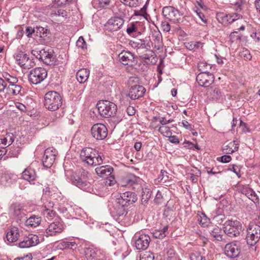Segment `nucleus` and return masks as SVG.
Returning a JSON list of instances; mask_svg holds the SVG:
<instances>
[{
    "label": "nucleus",
    "instance_id": "1",
    "mask_svg": "<svg viewBox=\"0 0 260 260\" xmlns=\"http://www.w3.org/2000/svg\"><path fill=\"white\" fill-rule=\"evenodd\" d=\"M82 161L89 166H97L103 163L102 156L96 150L90 147L84 148L80 153Z\"/></svg>",
    "mask_w": 260,
    "mask_h": 260
},
{
    "label": "nucleus",
    "instance_id": "55",
    "mask_svg": "<svg viewBox=\"0 0 260 260\" xmlns=\"http://www.w3.org/2000/svg\"><path fill=\"white\" fill-rule=\"evenodd\" d=\"M35 32H36V28H35L31 26H27L26 28L25 33H26V36L28 38L32 37V35Z\"/></svg>",
    "mask_w": 260,
    "mask_h": 260
},
{
    "label": "nucleus",
    "instance_id": "24",
    "mask_svg": "<svg viewBox=\"0 0 260 260\" xmlns=\"http://www.w3.org/2000/svg\"><path fill=\"white\" fill-rule=\"evenodd\" d=\"M114 169L109 165L102 166L95 169L96 174L100 177H108L112 175Z\"/></svg>",
    "mask_w": 260,
    "mask_h": 260
},
{
    "label": "nucleus",
    "instance_id": "10",
    "mask_svg": "<svg viewBox=\"0 0 260 260\" xmlns=\"http://www.w3.org/2000/svg\"><path fill=\"white\" fill-rule=\"evenodd\" d=\"M92 137L98 141L104 140L108 135V129L102 123H98L93 124L90 129Z\"/></svg>",
    "mask_w": 260,
    "mask_h": 260
},
{
    "label": "nucleus",
    "instance_id": "57",
    "mask_svg": "<svg viewBox=\"0 0 260 260\" xmlns=\"http://www.w3.org/2000/svg\"><path fill=\"white\" fill-rule=\"evenodd\" d=\"M163 196L161 192L160 191H157L156 194L155 196V198L154 199V201L156 204L161 203L162 201Z\"/></svg>",
    "mask_w": 260,
    "mask_h": 260
},
{
    "label": "nucleus",
    "instance_id": "64",
    "mask_svg": "<svg viewBox=\"0 0 260 260\" xmlns=\"http://www.w3.org/2000/svg\"><path fill=\"white\" fill-rule=\"evenodd\" d=\"M31 253H29L24 256L15 258L14 260H32Z\"/></svg>",
    "mask_w": 260,
    "mask_h": 260
},
{
    "label": "nucleus",
    "instance_id": "54",
    "mask_svg": "<svg viewBox=\"0 0 260 260\" xmlns=\"http://www.w3.org/2000/svg\"><path fill=\"white\" fill-rule=\"evenodd\" d=\"M194 12L197 13V15L201 19V20L205 23H207V20L205 18V15L196 6V9L194 10Z\"/></svg>",
    "mask_w": 260,
    "mask_h": 260
},
{
    "label": "nucleus",
    "instance_id": "49",
    "mask_svg": "<svg viewBox=\"0 0 260 260\" xmlns=\"http://www.w3.org/2000/svg\"><path fill=\"white\" fill-rule=\"evenodd\" d=\"M76 45L78 48L82 49L86 48V43L83 37L81 36L79 38L76 42Z\"/></svg>",
    "mask_w": 260,
    "mask_h": 260
},
{
    "label": "nucleus",
    "instance_id": "56",
    "mask_svg": "<svg viewBox=\"0 0 260 260\" xmlns=\"http://www.w3.org/2000/svg\"><path fill=\"white\" fill-rule=\"evenodd\" d=\"M217 160L223 163H227L229 162L232 160V157L230 155H224L217 158Z\"/></svg>",
    "mask_w": 260,
    "mask_h": 260
},
{
    "label": "nucleus",
    "instance_id": "41",
    "mask_svg": "<svg viewBox=\"0 0 260 260\" xmlns=\"http://www.w3.org/2000/svg\"><path fill=\"white\" fill-rule=\"evenodd\" d=\"M158 132L164 136L168 137L172 135L170 127L168 126H160L158 128Z\"/></svg>",
    "mask_w": 260,
    "mask_h": 260
},
{
    "label": "nucleus",
    "instance_id": "9",
    "mask_svg": "<svg viewBox=\"0 0 260 260\" xmlns=\"http://www.w3.org/2000/svg\"><path fill=\"white\" fill-rule=\"evenodd\" d=\"M260 238V226L254 223L249 224L246 236L247 243L251 246L255 245Z\"/></svg>",
    "mask_w": 260,
    "mask_h": 260
},
{
    "label": "nucleus",
    "instance_id": "6",
    "mask_svg": "<svg viewBox=\"0 0 260 260\" xmlns=\"http://www.w3.org/2000/svg\"><path fill=\"white\" fill-rule=\"evenodd\" d=\"M223 231L230 237L238 236L242 231V224L237 220H226L223 224Z\"/></svg>",
    "mask_w": 260,
    "mask_h": 260
},
{
    "label": "nucleus",
    "instance_id": "11",
    "mask_svg": "<svg viewBox=\"0 0 260 260\" xmlns=\"http://www.w3.org/2000/svg\"><path fill=\"white\" fill-rule=\"evenodd\" d=\"M163 16L174 22H180L181 15L179 10L174 7L167 6L162 9Z\"/></svg>",
    "mask_w": 260,
    "mask_h": 260
},
{
    "label": "nucleus",
    "instance_id": "43",
    "mask_svg": "<svg viewBox=\"0 0 260 260\" xmlns=\"http://www.w3.org/2000/svg\"><path fill=\"white\" fill-rule=\"evenodd\" d=\"M99 8H106L111 3V0H94Z\"/></svg>",
    "mask_w": 260,
    "mask_h": 260
},
{
    "label": "nucleus",
    "instance_id": "50",
    "mask_svg": "<svg viewBox=\"0 0 260 260\" xmlns=\"http://www.w3.org/2000/svg\"><path fill=\"white\" fill-rule=\"evenodd\" d=\"M190 260H206L201 253L199 252L192 253L190 255Z\"/></svg>",
    "mask_w": 260,
    "mask_h": 260
},
{
    "label": "nucleus",
    "instance_id": "46",
    "mask_svg": "<svg viewBox=\"0 0 260 260\" xmlns=\"http://www.w3.org/2000/svg\"><path fill=\"white\" fill-rule=\"evenodd\" d=\"M103 182L107 188H108L109 186H112L114 185L116 183L114 175H112L108 177V178L105 179Z\"/></svg>",
    "mask_w": 260,
    "mask_h": 260
},
{
    "label": "nucleus",
    "instance_id": "51",
    "mask_svg": "<svg viewBox=\"0 0 260 260\" xmlns=\"http://www.w3.org/2000/svg\"><path fill=\"white\" fill-rule=\"evenodd\" d=\"M202 215L203 216L201 217V220L200 221V224L203 227L207 226L210 223V220L205 214H202Z\"/></svg>",
    "mask_w": 260,
    "mask_h": 260
},
{
    "label": "nucleus",
    "instance_id": "29",
    "mask_svg": "<svg viewBox=\"0 0 260 260\" xmlns=\"http://www.w3.org/2000/svg\"><path fill=\"white\" fill-rule=\"evenodd\" d=\"M22 177L23 179L30 182L36 179L37 175L34 169L31 168H27L22 172Z\"/></svg>",
    "mask_w": 260,
    "mask_h": 260
},
{
    "label": "nucleus",
    "instance_id": "19",
    "mask_svg": "<svg viewBox=\"0 0 260 260\" xmlns=\"http://www.w3.org/2000/svg\"><path fill=\"white\" fill-rule=\"evenodd\" d=\"M119 60L124 66H133L136 63L134 55L129 51H122L118 55Z\"/></svg>",
    "mask_w": 260,
    "mask_h": 260
},
{
    "label": "nucleus",
    "instance_id": "2",
    "mask_svg": "<svg viewBox=\"0 0 260 260\" xmlns=\"http://www.w3.org/2000/svg\"><path fill=\"white\" fill-rule=\"evenodd\" d=\"M235 7L236 13L228 14L223 12H217L216 14V18L218 22L224 26H228L236 20L242 19V15L239 13L242 9L241 3H236Z\"/></svg>",
    "mask_w": 260,
    "mask_h": 260
},
{
    "label": "nucleus",
    "instance_id": "53",
    "mask_svg": "<svg viewBox=\"0 0 260 260\" xmlns=\"http://www.w3.org/2000/svg\"><path fill=\"white\" fill-rule=\"evenodd\" d=\"M210 89V94L211 95H213V98L215 99H217L221 93L219 90L216 87L213 86L211 87Z\"/></svg>",
    "mask_w": 260,
    "mask_h": 260
},
{
    "label": "nucleus",
    "instance_id": "39",
    "mask_svg": "<svg viewBox=\"0 0 260 260\" xmlns=\"http://www.w3.org/2000/svg\"><path fill=\"white\" fill-rule=\"evenodd\" d=\"M36 33L40 38H45L48 33V29L42 26H36Z\"/></svg>",
    "mask_w": 260,
    "mask_h": 260
},
{
    "label": "nucleus",
    "instance_id": "44",
    "mask_svg": "<svg viewBox=\"0 0 260 260\" xmlns=\"http://www.w3.org/2000/svg\"><path fill=\"white\" fill-rule=\"evenodd\" d=\"M125 5L130 7H137L139 6L141 3V0H120Z\"/></svg>",
    "mask_w": 260,
    "mask_h": 260
},
{
    "label": "nucleus",
    "instance_id": "42",
    "mask_svg": "<svg viewBox=\"0 0 260 260\" xmlns=\"http://www.w3.org/2000/svg\"><path fill=\"white\" fill-rule=\"evenodd\" d=\"M95 188L96 189L99 190L100 194H104L105 192H107L109 191L108 188H107L105 185L104 184L103 181L101 182H98L95 185Z\"/></svg>",
    "mask_w": 260,
    "mask_h": 260
},
{
    "label": "nucleus",
    "instance_id": "61",
    "mask_svg": "<svg viewBox=\"0 0 260 260\" xmlns=\"http://www.w3.org/2000/svg\"><path fill=\"white\" fill-rule=\"evenodd\" d=\"M5 81L8 85H11V84L17 83L18 80L17 78L12 76L11 78H9L6 81Z\"/></svg>",
    "mask_w": 260,
    "mask_h": 260
},
{
    "label": "nucleus",
    "instance_id": "5",
    "mask_svg": "<svg viewBox=\"0 0 260 260\" xmlns=\"http://www.w3.org/2000/svg\"><path fill=\"white\" fill-rule=\"evenodd\" d=\"M96 106L100 114L105 118L114 116L117 110L114 103L107 100L99 101Z\"/></svg>",
    "mask_w": 260,
    "mask_h": 260
},
{
    "label": "nucleus",
    "instance_id": "22",
    "mask_svg": "<svg viewBox=\"0 0 260 260\" xmlns=\"http://www.w3.org/2000/svg\"><path fill=\"white\" fill-rule=\"evenodd\" d=\"M146 92L145 88L142 85H135L131 87L128 96L132 100H136L143 96Z\"/></svg>",
    "mask_w": 260,
    "mask_h": 260
},
{
    "label": "nucleus",
    "instance_id": "45",
    "mask_svg": "<svg viewBox=\"0 0 260 260\" xmlns=\"http://www.w3.org/2000/svg\"><path fill=\"white\" fill-rule=\"evenodd\" d=\"M198 67L199 70L201 72V73H209L208 69H211V66L210 64L204 62H201L198 63Z\"/></svg>",
    "mask_w": 260,
    "mask_h": 260
},
{
    "label": "nucleus",
    "instance_id": "8",
    "mask_svg": "<svg viewBox=\"0 0 260 260\" xmlns=\"http://www.w3.org/2000/svg\"><path fill=\"white\" fill-rule=\"evenodd\" d=\"M14 56L17 63L23 69H29L36 64L34 58L22 51H17Z\"/></svg>",
    "mask_w": 260,
    "mask_h": 260
},
{
    "label": "nucleus",
    "instance_id": "4",
    "mask_svg": "<svg viewBox=\"0 0 260 260\" xmlns=\"http://www.w3.org/2000/svg\"><path fill=\"white\" fill-rule=\"evenodd\" d=\"M62 99L61 95L55 91L47 92L44 96V106L49 111H55L62 105Z\"/></svg>",
    "mask_w": 260,
    "mask_h": 260
},
{
    "label": "nucleus",
    "instance_id": "36",
    "mask_svg": "<svg viewBox=\"0 0 260 260\" xmlns=\"http://www.w3.org/2000/svg\"><path fill=\"white\" fill-rule=\"evenodd\" d=\"M21 90V86L17 83L8 85L7 84L6 93L8 94L17 95Z\"/></svg>",
    "mask_w": 260,
    "mask_h": 260
},
{
    "label": "nucleus",
    "instance_id": "58",
    "mask_svg": "<svg viewBox=\"0 0 260 260\" xmlns=\"http://www.w3.org/2000/svg\"><path fill=\"white\" fill-rule=\"evenodd\" d=\"M161 28L164 31L169 32L170 30L171 26L170 24L167 21H164L161 23Z\"/></svg>",
    "mask_w": 260,
    "mask_h": 260
},
{
    "label": "nucleus",
    "instance_id": "30",
    "mask_svg": "<svg viewBox=\"0 0 260 260\" xmlns=\"http://www.w3.org/2000/svg\"><path fill=\"white\" fill-rule=\"evenodd\" d=\"M100 254V251L96 249L89 247L85 250V255L87 260L96 259Z\"/></svg>",
    "mask_w": 260,
    "mask_h": 260
},
{
    "label": "nucleus",
    "instance_id": "60",
    "mask_svg": "<svg viewBox=\"0 0 260 260\" xmlns=\"http://www.w3.org/2000/svg\"><path fill=\"white\" fill-rule=\"evenodd\" d=\"M43 52V49L41 50H33L31 51V54L36 56V57L39 59H41L42 58V52Z\"/></svg>",
    "mask_w": 260,
    "mask_h": 260
},
{
    "label": "nucleus",
    "instance_id": "31",
    "mask_svg": "<svg viewBox=\"0 0 260 260\" xmlns=\"http://www.w3.org/2000/svg\"><path fill=\"white\" fill-rule=\"evenodd\" d=\"M89 75V71L86 69H81L76 73V78L80 83H83L88 78Z\"/></svg>",
    "mask_w": 260,
    "mask_h": 260
},
{
    "label": "nucleus",
    "instance_id": "23",
    "mask_svg": "<svg viewBox=\"0 0 260 260\" xmlns=\"http://www.w3.org/2000/svg\"><path fill=\"white\" fill-rule=\"evenodd\" d=\"M142 24L140 22H135L129 23L126 28V32L131 36H136L137 34H142Z\"/></svg>",
    "mask_w": 260,
    "mask_h": 260
},
{
    "label": "nucleus",
    "instance_id": "7",
    "mask_svg": "<svg viewBox=\"0 0 260 260\" xmlns=\"http://www.w3.org/2000/svg\"><path fill=\"white\" fill-rule=\"evenodd\" d=\"M47 71L44 68L37 67L30 71L28 79L30 84L37 85L47 77Z\"/></svg>",
    "mask_w": 260,
    "mask_h": 260
},
{
    "label": "nucleus",
    "instance_id": "14",
    "mask_svg": "<svg viewBox=\"0 0 260 260\" xmlns=\"http://www.w3.org/2000/svg\"><path fill=\"white\" fill-rule=\"evenodd\" d=\"M57 151L53 148H49L45 150L42 159L43 166L47 168H50L53 164Z\"/></svg>",
    "mask_w": 260,
    "mask_h": 260
},
{
    "label": "nucleus",
    "instance_id": "25",
    "mask_svg": "<svg viewBox=\"0 0 260 260\" xmlns=\"http://www.w3.org/2000/svg\"><path fill=\"white\" fill-rule=\"evenodd\" d=\"M20 233L18 228L13 226L8 229L6 235L7 240L11 243L16 242L19 238Z\"/></svg>",
    "mask_w": 260,
    "mask_h": 260
},
{
    "label": "nucleus",
    "instance_id": "28",
    "mask_svg": "<svg viewBox=\"0 0 260 260\" xmlns=\"http://www.w3.org/2000/svg\"><path fill=\"white\" fill-rule=\"evenodd\" d=\"M150 41L152 44L154 45V48L158 49L162 44V36L160 32L157 31L152 32Z\"/></svg>",
    "mask_w": 260,
    "mask_h": 260
},
{
    "label": "nucleus",
    "instance_id": "17",
    "mask_svg": "<svg viewBox=\"0 0 260 260\" xmlns=\"http://www.w3.org/2000/svg\"><path fill=\"white\" fill-rule=\"evenodd\" d=\"M64 229L63 224L59 221L53 222L49 224L45 230L47 237L55 236L62 232Z\"/></svg>",
    "mask_w": 260,
    "mask_h": 260
},
{
    "label": "nucleus",
    "instance_id": "20",
    "mask_svg": "<svg viewBox=\"0 0 260 260\" xmlns=\"http://www.w3.org/2000/svg\"><path fill=\"white\" fill-rule=\"evenodd\" d=\"M42 60L45 64L47 65L53 64L56 61V58L54 52L52 48H45L43 49V52L41 53Z\"/></svg>",
    "mask_w": 260,
    "mask_h": 260
},
{
    "label": "nucleus",
    "instance_id": "40",
    "mask_svg": "<svg viewBox=\"0 0 260 260\" xmlns=\"http://www.w3.org/2000/svg\"><path fill=\"white\" fill-rule=\"evenodd\" d=\"M151 192L149 189H143L141 201L143 204H146L151 197Z\"/></svg>",
    "mask_w": 260,
    "mask_h": 260
},
{
    "label": "nucleus",
    "instance_id": "13",
    "mask_svg": "<svg viewBox=\"0 0 260 260\" xmlns=\"http://www.w3.org/2000/svg\"><path fill=\"white\" fill-rule=\"evenodd\" d=\"M39 242V238L37 235L29 234L16 245L20 248H27L36 246Z\"/></svg>",
    "mask_w": 260,
    "mask_h": 260
},
{
    "label": "nucleus",
    "instance_id": "26",
    "mask_svg": "<svg viewBox=\"0 0 260 260\" xmlns=\"http://www.w3.org/2000/svg\"><path fill=\"white\" fill-rule=\"evenodd\" d=\"M126 206H127L121 204V203H119L118 201H117L116 204L114 206L113 213L119 218L121 217L122 218L125 216L127 213L125 208Z\"/></svg>",
    "mask_w": 260,
    "mask_h": 260
},
{
    "label": "nucleus",
    "instance_id": "21",
    "mask_svg": "<svg viewBox=\"0 0 260 260\" xmlns=\"http://www.w3.org/2000/svg\"><path fill=\"white\" fill-rule=\"evenodd\" d=\"M135 247L138 250H146L149 246L150 242V237L146 234H142L138 238L135 236Z\"/></svg>",
    "mask_w": 260,
    "mask_h": 260
},
{
    "label": "nucleus",
    "instance_id": "62",
    "mask_svg": "<svg viewBox=\"0 0 260 260\" xmlns=\"http://www.w3.org/2000/svg\"><path fill=\"white\" fill-rule=\"evenodd\" d=\"M168 172L165 170H161L160 171V174L158 177V179L159 181H161L164 178H166L167 179L169 178V176L168 175Z\"/></svg>",
    "mask_w": 260,
    "mask_h": 260
},
{
    "label": "nucleus",
    "instance_id": "59",
    "mask_svg": "<svg viewBox=\"0 0 260 260\" xmlns=\"http://www.w3.org/2000/svg\"><path fill=\"white\" fill-rule=\"evenodd\" d=\"M7 84L3 79L0 78V93L4 92L5 91H6Z\"/></svg>",
    "mask_w": 260,
    "mask_h": 260
},
{
    "label": "nucleus",
    "instance_id": "15",
    "mask_svg": "<svg viewBox=\"0 0 260 260\" xmlns=\"http://www.w3.org/2000/svg\"><path fill=\"white\" fill-rule=\"evenodd\" d=\"M196 80L201 86L208 87L214 82V76L210 73H200L197 75Z\"/></svg>",
    "mask_w": 260,
    "mask_h": 260
},
{
    "label": "nucleus",
    "instance_id": "18",
    "mask_svg": "<svg viewBox=\"0 0 260 260\" xmlns=\"http://www.w3.org/2000/svg\"><path fill=\"white\" fill-rule=\"evenodd\" d=\"M137 200V194L132 191H126L120 194V197L117 199L119 203L127 206L135 203Z\"/></svg>",
    "mask_w": 260,
    "mask_h": 260
},
{
    "label": "nucleus",
    "instance_id": "63",
    "mask_svg": "<svg viewBox=\"0 0 260 260\" xmlns=\"http://www.w3.org/2000/svg\"><path fill=\"white\" fill-rule=\"evenodd\" d=\"M44 212L45 214H47L51 217H54L56 214L55 211L53 210H50L46 208L44 210Z\"/></svg>",
    "mask_w": 260,
    "mask_h": 260
},
{
    "label": "nucleus",
    "instance_id": "34",
    "mask_svg": "<svg viewBox=\"0 0 260 260\" xmlns=\"http://www.w3.org/2000/svg\"><path fill=\"white\" fill-rule=\"evenodd\" d=\"M140 181V178L135 176H131L126 179V185L133 187L134 189H139L141 187L139 183Z\"/></svg>",
    "mask_w": 260,
    "mask_h": 260
},
{
    "label": "nucleus",
    "instance_id": "12",
    "mask_svg": "<svg viewBox=\"0 0 260 260\" xmlns=\"http://www.w3.org/2000/svg\"><path fill=\"white\" fill-rule=\"evenodd\" d=\"M241 252V246L239 241H234L226 244L224 248V254L228 257H237Z\"/></svg>",
    "mask_w": 260,
    "mask_h": 260
},
{
    "label": "nucleus",
    "instance_id": "16",
    "mask_svg": "<svg viewBox=\"0 0 260 260\" xmlns=\"http://www.w3.org/2000/svg\"><path fill=\"white\" fill-rule=\"evenodd\" d=\"M124 20L120 17H112L108 20L105 24V29L110 31L119 30L124 24Z\"/></svg>",
    "mask_w": 260,
    "mask_h": 260
},
{
    "label": "nucleus",
    "instance_id": "27",
    "mask_svg": "<svg viewBox=\"0 0 260 260\" xmlns=\"http://www.w3.org/2000/svg\"><path fill=\"white\" fill-rule=\"evenodd\" d=\"M11 213L18 218H21L25 215V213L22 207L19 203H14L10 207Z\"/></svg>",
    "mask_w": 260,
    "mask_h": 260
},
{
    "label": "nucleus",
    "instance_id": "38",
    "mask_svg": "<svg viewBox=\"0 0 260 260\" xmlns=\"http://www.w3.org/2000/svg\"><path fill=\"white\" fill-rule=\"evenodd\" d=\"M211 235L217 241L222 240V231L220 228L216 226L210 231Z\"/></svg>",
    "mask_w": 260,
    "mask_h": 260
},
{
    "label": "nucleus",
    "instance_id": "52",
    "mask_svg": "<svg viewBox=\"0 0 260 260\" xmlns=\"http://www.w3.org/2000/svg\"><path fill=\"white\" fill-rule=\"evenodd\" d=\"M140 260H154V254L150 252H146L141 257Z\"/></svg>",
    "mask_w": 260,
    "mask_h": 260
},
{
    "label": "nucleus",
    "instance_id": "33",
    "mask_svg": "<svg viewBox=\"0 0 260 260\" xmlns=\"http://www.w3.org/2000/svg\"><path fill=\"white\" fill-rule=\"evenodd\" d=\"M41 222V218L39 216L32 215L26 219L25 225L31 228L38 226Z\"/></svg>",
    "mask_w": 260,
    "mask_h": 260
},
{
    "label": "nucleus",
    "instance_id": "47",
    "mask_svg": "<svg viewBox=\"0 0 260 260\" xmlns=\"http://www.w3.org/2000/svg\"><path fill=\"white\" fill-rule=\"evenodd\" d=\"M240 55L245 60H250L252 58L249 51L245 48H243L242 51L240 52Z\"/></svg>",
    "mask_w": 260,
    "mask_h": 260
},
{
    "label": "nucleus",
    "instance_id": "48",
    "mask_svg": "<svg viewBox=\"0 0 260 260\" xmlns=\"http://www.w3.org/2000/svg\"><path fill=\"white\" fill-rule=\"evenodd\" d=\"M243 193H244L249 199H252L253 197H255V192L249 188H245L243 189Z\"/></svg>",
    "mask_w": 260,
    "mask_h": 260
},
{
    "label": "nucleus",
    "instance_id": "3",
    "mask_svg": "<svg viewBox=\"0 0 260 260\" xmlns=\"http://www.w3.org/2000/svg\"><path fill=\"white\" fill-rule=\"evenodd\" d=\"M90 174L87 171L82 169L78 173H74L71 177L72 183L79 188L89 191L91 186L89 181Z\"/></svg>",
    "mask_w": 260,
    "mask_h": 260
},
{
    "label": "nucleus",
    "instance_id": "37",
    "mask_svg": "<svg viewBox=\"0 0 260 260\" xmlns=\"http://www.w3.org/2000/svg\"><path fill=\"white\" fill-rule=\"evenodd\" d=\"M77 245L74 242L62 241L59 243L57 246L58 249H75L77 247Z\"/></svg>",
    "mask_w": 260,
    "mask_h": 260
},
{
    "label": "nucleus",
    "instance_id": "32",
    "mask_svg": "<svg viewBox=\"0 0 260 260\" xmlns=\"http://www.w3.org/2000/svg\"><path fill=\"white\" fill-rule=\"evenodd\" d=\"M15 137L12 133H7L3 138H0V145L6 148L14 141Z\"/></svg>",
    "mask_w": 260,
    "mask_h": 260
},
{
    "label": "nucleus",
    "instance_id": "35",
    "mask_svg": "<svg viewBox=\"0 0 260 260\" xmlns=\"http://www.w3.org/2000/svg\"><path fill=\"white\" fill-rule=\"evenodd\" d=\"M239 143L237 141L234 140L230 142L228 145L224 146L223 149L225 150V152L229 154H232L238 150L239 148Z\"/></svg>",
    "mask_w": 260,
    "mask_h": 260
}]
</instances>
